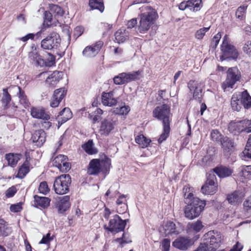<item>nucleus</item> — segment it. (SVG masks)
<instances>
[{
	"label": "nucleus",
	"mask_w": 251,
	"mask_h": 251,
	"mask_svg": "<svg viewBox=\"0 0 251 251\" xmlns=\"http://www.w3.org/2000/svg\"><path fill=\"white\" fill-rule=\"evenodd\" d=\"M50 10L51 12V14L55 18L62 17L64 14V11L61 7L55 4H50L49 5Z\"/></svg>",
	"instance_id": "4c0bfd02"
},
{
	"label": "nucleus",
	"mask_w": 251,
	"mask_h": 251,
	"mask_svg": "<svg viewBox=\"0 0 251 251\" xmlns=\"http://www.w3.org/2000/svg\"><path fill=\"white\" fill-rule=\"evenodd\" d=\"M73 116L72 111H60L58 116V123L63 124Z\"/></svg>",
	"instance_id": "c9c22d12"
},
{
	"label": "nucleus",
	"mask_w": 251,
	"mask_h": 251,
	"mask_svg": "<svg viewBox=\"0 0 251 251\" xmlns=\"http://www.w3.org/2000/svg\"><path fill=\"white\" fill-rule=\"evenodd\" d=\"M213 172L220 177L222 178L229 176L232 173V170L222 166L215 168L213 169Z\"/></svg>",
	"instance_id": "2f4dec72"
},
{
	"label": "nucleus",
	"mask_w": 251,
	"mask_h": 251,
	"mask_svg": "<svg viewBox=\"0 0 251 251\" xmlns=\"http://www.w3.org/2000/svg\"><path fill=\"white\" fill-rule=\"evenodd\" d=\"M186 204L187 205L186 206L184 210L185 216L190 220L199 217L202 212L201 211V208L197 209L189 203Z\"/></svg>",
	"instance_id": "a878e982"
},
{
	"label": "nucleus",
	"mask_w": 251,
	"mask_h": 251,
	"mask_svg": "<svg viewBox=\"0 0 251 251\" xmlns=\"http://www.w3.org/2000/svg\"><path fill=\"white\" fill-rule=\"evenodd\" d=\"M31 116L35 118L48 120L50 119L49 115L45 111H30Z\"/></svg>",
	"instance_id": "c03bdc74"
},
{
	"label": "nucleus",
	"mask_w": 251,
	"mask_h": 251,
	"mask_svg": "<svg viewBox=\"0 0 251 251\" xmlns=\"http://www.w3.org/2000/svg\"><path fill=\"white\" fill-rule=\"evenodd\" d=\"M82 148L89 154H94L97 153V150L94 147V143L92 140L82 145Z\"/></svg>",
	"instance_id": "58836bf2"
},
{
	"label": "nucleus",
	"mask_w": 251,
	"mask_h": 251,
	"mask_svg": "<svg viewBox=\"0 0 251 251\" xmlns=\"http://www.w3.org/2000/svg\"><path fill=\"white\" fill-rule=\"evenodd\" d=\"M67 161V156L59 154L53 159L52 163L53 166L58 168L62 172H67L71 168L70 164Z\"/></svg>",
	"instance_id": "2eb2a0df"
},
{
	"label": "nucleus",
	"mask_w": 251,
	"mask_h": 251,
	"mask_svg": "<svg viewBox=\"0 0 251 251\" xmlns=\"http://www.w3.org/2000/svg\"><path fill=\"white\" fill-rule=\"evenodd\" d=\"M153 116L162 120L163 124L164 132L158 139V143L160 144L167 138L170 133V111H153Z\"/></svg>",
	"instance_id": "f03ea898"
},
{
	"label": "nucleus",
	"mask_w": 251,
	"mask_h": 251,
	"mask_svg": "<svg viewBox=\"0 0 251 251\" xmlns=\"http://www.w3.org/2000/svg\"><path fill=\"white\" fill-rule=\"evenodd\" d=\"M241 121L237 122H231L228 125L229 131L234 135H239L243 132Z\"/></svg>",
	"instance_id": "c756f323"
},
{
	"label": "nucleus",
	"mask_w": 251,
	"mask_h": 251,
	"mask_svg": "<svg viewBox=\"0 0 251 251\" xmlns=\"http://www.w3.org/2000/svg\"><path fill=\"white\" fill-rule=\"evenodd\" d=\"M126 234L125 233H123L122 237L121 238H118L116 239V241L118 242H120L121 244H124V243H129L131 242V240H128L126 238Z\"/></svg>",
	"instance_id": "69168bd1"
},
{
	"label": "nucleus",
	"mask_w": 251,
	"mask_h": 251,
	"mask_svg": "<svg viewBox=\"0 0 251 251\" xmlns=\"http://www.w3.org/2000/svg\"><path fill=\"white\" fill-rule=\"evenodd\" d=\"M163 251H169L170 247V239H164L162 241Z\"/></svg>",
	"instance_id": "13d9d810"
},
{
	"label": "nucleus",
	"mask_w": 251,
	"mask_h": 251,
	"mask_svg": "<svg viewBox=\"0 0 251 251\" xmlns=\"http://www.w3.org/2000/svg\"><path fill=\"white\" fill-rule=\"evenodd\" d=\"M89 4L92 9H98L101 12L104 10V7L101 0H90Z\"/></svg>",
	"instance_id": "37998d69"
},
{
	"label": "nucleus",
	"mask_w": 251,
	"mask_h": 251,
	"mask_svg": "<svg viewBox=\"0 0 251 251\" xmlns=\"http://www.w3.org/2000/svg\"><path fill=\"white\" fill-rule=\"evenodd\" d=\"M205 242L203 244H201L206 251H215L220 246L222 241L221 235L218 233L214 234L211 235L207 239H205Z\"/></svg>",
	"instance_id": "f8f14e48"
},
{
	"label": "nucleus",
	"mask_w": 251,
	"mask_h": 251,
	"mask_svg": "<svg viewBox=\"0 0 251 251\" xmlns=\"http://www.w3.org/2000/svg\"><path fill=\"white\" fill-rule=\"evenodd\" d=\"M221 50L222 55L220 56V59L222 60L228 58L235 59L239 55L236 48L228 43L227 35H225L223 38L222 44L221 45Z\"/></svg>",
	"instance_id": "423d86ee"
},
{
	"label": "nucleus",
	"mask_w": 251,
	"mask_h": 251,
	"mask_svg": "<svg viewBox=\"0 0 251 251\" xmlns=\"http://www.w3.org/2000/svg\"><path fill=\"white\" fill-rule=\"evenodd\" d=\"M102 103L104 105L112 106L118 103V100L114 97V92L110 91L108 93L103 92L101 96Z\"/></svg>",
	"instance_id": "b1692460"
},
{
	"label": "nucleus",
	"mask_w": 251,
	"mask_h": 251,
	"mask_svg": "<svg viewBox=\"0 0 251 251\" xmlns=\"http://www.w3.org/2000/svg\"><path fill=\"white\" fill-rule=\"evenodd\" d=\"M209 28L210 26L208 27H203L198 30L195 34L196 38L198 39H202L206 32L208 31Z\"/></svg>",
	"instance_id": "6e6d98bb"
},
{
	"label": "nucleus",
	"mask_w": 251,
	"mask_h": 251,
	"mask_svg": "<svg viewBox=\"0 0 251 251\" xmlns=\"http://www.w3.org/2000/svg\"><path fill=\"white\" fill-rule=\"evenodd\" d=\"M241 105V100L238 99L236 96L233 95L231 99V106L232 110H240L242 108Z\"/></svg>",
	"instance_id": "49530a36"
},
{
	"label": "nucleus",
	"mask_w": 251,
	"mask_h": 251,
	"mask_svg": "<svg viewBox=\"0 0 251 251\" xmlns=\"http://www.w3.org/2000/svg\"><path fill=\"white\" fill-rule=\"evenodd\" d=\"M103 43L101 41H99L96 43L94 46L86 47L83 50V55L87 57H93L95 56L100 51L102 47Z\"/></svg>",
	"instance_id": "6ab92c4d"
},
{
	"label": "nucleus",
	"mask_w": 251,
	"mask_h": 251,
	"mask_svg": "<svg viewBox=\"0 0 251 251\" xmlns=\"http://www.w3.org/2000/svg\"><path fill=\"white\" fill-rule=\"evenodd\" d=\"M243 153L247 158H251V146L246 145Z\"/></svg>",
	"instance_id": "680f3d73"
},
{
	"label": "nucleus",
	"mask_w": 251,
	"mask_h": 251,
	"mask_svg": "<svg viewBox=\"0 0 251 251\" xmlns=\"http://www.w3.org/2000/svg\"><path fill=\"white\" fill-rule=\"evenodd\" d=\"M21 154L10 153L5 155V159L11 167H15L21 156Z\"/></svg>",
	"instance_id": "473e14b6"
},
{
	"label": "nucleus",
	"mask_w": 251,
	"mask_h": 251,
	"mask_svg": "<svg viewBox=\"0 0 251 251\" xmlns=\"http://www.w3.org/2000/svg\"><path fill=\"white\" fill-rule=\"evenodd\" d=\"M243 50L244 51L249 55H251V41L245 44Z\"/></svg>",
	"instance_id": "e2e57ef3"
},
{
	"label": "nucleus",
	"mask_w": 251,
	"mask_h": 251,
	"mask_svg": "<svg viewBox=\"0 0 251 251\" xmlns=\"http://www.w3.org/2000/svg\"><path fill=\"white\" fill-rule=\"evenodd\" d=\"M183 190L185 203H189L197 209L201 208V211H202L206 205L205 201L201 200L198 197H194L192 188L188 186H185Z\"/></svg>",
	"instance_id": "0eeeda50"
},
{
	"label": "nucleus",
	"mask_w": 251,
	"mask_h": 251,
	"mask_svg": "<svg viewBox=\"0 0 251 251\" xmlns=\"http://www.w3.org/2000/svg\"><path fill=\"white\" fill-rule=\"evenodd\" d=\"M110 167L111 160L106 156L101 160L93 159L89 162L87 173L90 175H97L100 172L107 174Z\"/></svg>",
	"instance_id": "f257e3e1"
},
{
	"label": "nucleus",
	"mask_w": 251,
	"mask_h": 251,
	"mask_svg": "<svg viewBox=\"0 0 251 251\" xmlns=\"http://www.w3.org/2000/svg\"><path fill=\"white\" fill-rule=\"evenodd\" d=\"M39 192L44 195L47 194L50 191L46 181L41 182L38 188Z\"/></svg>",
	"instance_id": "3c124183"
},
{
	"label": "nucleus",
	"mask_w": 251,
	"mask_h": 251,
	"mask_svg": "<svg viewBox=\"0 0 251 251\" xmlns=\"http://www.w3.org/2000/svg\"><path fill=\"white\" fill-rule=\"evenodd\" d=\"M221 144L225 155L228 156L234 150V142L227 137H224L221 140Z\"/></svg>",
	"instance_id": "4be33fe9"
},
{
	"label": "nucleus",
	"mask_w": 251,
	"mask_h": 251,
	"mask_svg": "<svg viewBox=\"0 0 251 251\" xmlns=\"http://www.w3.org/2000/svg\"><path fill=\"white\" fill-rule=\"evenodd\" d=\"M61 38L56 32H51L41 42V46L44 50H54L57 49L60 45Z\"/></svg>",
	"instance_id": "6e6552de"
},
{
	"label": "nucleus",
	"mask_w": 251,
	"mask_h": 251,
	"mask_svg": "<svg viewBox=\"0 0 251 251\" xmlns=\"http://www.w3.org/2000/svg\"><path fill=\"white\" fill-rule=\"evenodd\" d=\"M103 113V111H94L92 112L89 113V118L92 120L93 123H95L100 119V116Z\"/></svg>",
	"instance_id": "09e8293b"
},
{
	"label": "nucleus",
	"mask_w": 251,
	"mask_h": 251,
	"mask_svg": "<svg viewBox=\"0 0 251 251\" xmlns=\"http://www.w3.org/2000/svg\"><path fill=\"white\" fill-rule=\"evenodd\" d=\"M28 59L33 65L37 66H43L46 64L45 61L38 54L34 46L31 47V50L28 53Z\"/></svg>",
	"instance_id": "f3484780"
},
{
	"label": "nucleus",
	"mask_w": 251,
	"mask_h": 251,
	"mask_svg": "<svg viewBox=\"0 0 251 251\" xmlns=\"http://www.w3.org/2000/svg\"><path fill=\"white\" fill-rule=\"evenodd\" d=\"M223 137H222V135L220 132L217 130H212L211 132V138L215 142H221V140Z\"/></svg>",
	"instance_id": "603ef678"
},
{
	"label": "nucleus",
	"mask_w": 251,
	"mask_h": 251,
	"mask_svg": "<svg viewBox=\"0 0 251 251\" xmlns=\"http://www.w3.org/2000/svg\"><path fill=\"white\" fill-rule=\"evenodd\" d=\"M11 100V97L10 95L8 92L7 88H4L3 89V93L2 96L1 98V102L2 103V105L4 106V108L7 109L9 108L8 106V104L10 102Z\"/></svg>",
	"instance_id": "79ce46f5"
},
{
	"label": "nucleus",
	"mask_w": 251,
	"mask_h": 251,
	"mask_svg": "<svg viewBox=\"0 0 251 251\" xmlns=\"http://www.w3.org/2000/svg\"><path fill=\"white\" fill-rule=\"evenodd\" d=\"M126 196L125 195H121L116 201V203L118 205L123 204L124 203H126V201L125 200Z\"/></svg>",
	"instance_id": "338daca9"
},
{
	"label": "nucleus",
	"mask_w": 251,
	"mask_h": 251,
	"mask_svg": "<svg viewBox=\"0 0 251 251\" xmlns=\"http://www.w3.org/2000/svg\"><path fill=\"white\" fill-rule=\"evenodd\" d=\"M29 171L28 163L25 162L19 168L17 176L19 178H23Z\"/></svg>",
	"instance_id": "a18cd8bd"
},
{
	"label": "nucleus",
	"mask_w": 251,
	"mask_h": 251,
	"mask_svg": "<svg viewBox=\"0 0 251 251\" xmlns=\"http://www.w3.org/2000/svg\"><path fill=\"white\" fill-rule=\"evenodd\" d=\"M204 227L202 222L200 220L196 222L189 223L187 225L188 229L190 231H193L195 232H199Z\"/></svg>",
	"instance_id": "ea45409f"
},
{
	"label": "nucleus",
	"mask_w": 251,
	"mask_h": 251,
	"mask_svg": "<svg viewBox=\"0 0 251 251\" xmlns=\"http://www.w3.org/2000/svg\"><path fill=\"white\" fill-rule=\"evenodd\" d=\"M243 132H251V120H244L241 121Z\"/></svg>",
	"instance_id": "8fccbe9b"
},
{
	"label": "nucleus",
	"mask_w": 251,
	"mask_h": 251,
	"mask_svg": "<svg viewBox=\"0 0 251 251\" xmlns=\"http://www.w3.org/2000/svg\"><path fill=\"white\" fill-rule=\"evenodd\" d=\"M242 105L244 106L245 109H249L251 107V97L249 95L243 97L242 100Z\"/></svg>",
	"instance_id": "5fc2aeb1"
},
{
	"label": "nucleus",
	"mask_w": 251,
	"mask_h": 251,
	"mask_svg": "<svg viewBox=\"0 0 251 251\" xmlns=\"http://www.w3.org/2000/svg\"><path fill=\"white\" fill-rule=\"evenodd\" d=\"M34 199V204L36 206H40L43 208H46L50 205V199L48 197L35 195Z\"/></svg>",
	"instance_id": "cd10ccee"
},
{
	"label": "nucleus",
	"mask_w": 251,
	"mask_h": 251,
	"mask_svg": "<svg viewBox=\"0 0 251 251\" xmlns=\"http://www.w3.org/2000/svg\"><path fill=\"white\" fill-rule=\"evenodd\" d=\"M84 28L82 26H77L74 29V35L76 38L79 37L83 33Z\"/></svg>",
	"instance_id": "bf43d9fd"
},
{
	"label": "nucleus",
	"mask_w": 251,
	"mask_h": 251,
	"mask_svg": "<svg viewBox=\"0 0 251 251\" xmlns=\"http://www.w3.org/2000/svg\"><path fill=\"white\" fill-rule=\"evenodd\" d=\"M242 196L241 192L234 191L232 193L227 195L226 200L230 204L236 205L241 202Z\"/></svg>",
	"instance_id": "7c9ffc66"
},
{
	"label": "nucleus",
	"mask_w": 251,
	"mask_h": 251,
	"mask_svg": "<svg viewBox=\"0 0 251 251\" xmlns=\"http://www.w3.org/2000/svg\"><path fill=\"white\" fill-rule=\"evenodd\" d=\"M22 208L21 205L17 203L16 204H12L10 207V210L13 212H18L22 210Z\"/></svg>",
	"instance_id": "0e129e2a"
},
{
	"label": "nucleus",
	"mask_w": 251,
	"mask_h": 251,
	"mask_svg": "<svg viewBox=\"0 0 251 251\" xmlns=\"http://www.w3.org/2000/svg\"><path fill=\"white\" fill-rule=\"evenodd\" d=\"M247 8V6L244 5L239 7L236 12V17L240 20L243 19Z\"/></svg>",
	"instance_id": "de8ad7c7"
},
{
	"label": "nucleus",
	"mask_w": 251,
	"mask_h": 251,
	"mask_svg": "<svg viewBox=\"0 0 251 251\" xmlns=\"http://www.w3.org/2000/svg\"><path fill=\"white\" fill-rule=\"evenodd\" d=\"M121 205V206L117 208V212L120 214L125 213L127 209V205L126 203H124Z\"/></svg>",
	"instance_id": "774afa93"
},
{
	"label": "nucleus",
	"mask_w": 251,
	"mask_h": 251,
	"mask_svg": "<svg viewBox=\"0 0 251 251\" xmlns=\"http://www.w3.org/2000/svg\"><path fill=\"white\" fill-rule=\"evenodd\" d=\"M221 38V34L220 33H218L214 36L211 42V46L212 48H216Z\"/></svg>",
	"instance_id": "4d7b16f0"
},
{
	"label": "nucleus",
	"mask_w": 251,
	"mask_h": 251,
	"mask_svg": "<svg viewBox=\"0 0 251 251\" xmlns=\"http://www.w3.org/2000/svg\"><path fill=\"white\" fill-rule=\"evenodd\" d=\"M116 122L113 120L105 119L101 122L99 129V133L100 135L107 136L114 130Z\"/></svg>",
	"instance_id": "dca6fc26"
},
{
	"label": "nucleus",
	"mask_w": 251,
	"mask_h": 251,
	"mask_svg": "<svg viewBox=\"0 0 251 251\" xmlns=\"http://www.w3.org/2000/svg\"><path fill=\"white\" fill-rule=\"evenodd\" d=\"M11 88L17 92V96L19 97V101L20 103L23 105L25 108H30V110H36L33 107H30V104L28 100L27 99L26 96L25 95L24 91H23L20 87L14 85L12 86Z\"/></svg>",
	"instance_id": "a211bd4d"
},
{
	"label": "nucleus",
	"mask_w": 251,
	"mask_h": 251,
	"mask_svg": "<svg viewBox=\"0 0 251 251\" xmlns=\"http://www.w3.org/2000/svg\"><path fill=\"white\" fill-rule=\"evenodd\" d=\"M135 141L142 148H145L149 146L151 142V139L147 138L143 134H140L135 137Z\"/></svg>",
	"instance_id": "72a5a7b5"
},
{
	"label": "nucleus",
	"mask_w": 251,
	"mask_h": 251,
	"mask_svg": "<svg viewBox=\"0 0 251 251\" xmlns=\"http://www.w3.org/2000/svg\"><path fill=\"white\" fill-rule=\"evenodd\" d=\"M217 189L216 176L214 173H209L205 184L201 188V192L203 194L212 195L217 192Z\"/></svg>",
	"instance_id": "9d476101"
},
{
	"label": "nucleus",
	"mask_w": 251,
	"mask_h": 251,
	"mask_svg": "<svg viewBox=\"0 0 251 251\" xmlns=\"http://www.w3.org/2000/svg\"><path fill=\"white\" fill-rule=\"evenodd\" d=\"M66 92L67 90L64 87L55 90L50 103V106L52 108L57 107L60 101L66 96Z\"/></svg>",
	"instance_id": "aec40b11"
},
{
	"label": "nucleus",
	"mask_w": 251,
	"mask_h": 251,
	"mask_svg": "<svg viewBox=\"0 0 251 251\" xmlns=\"http://www.w3.org/2000/svg\"><path fill=\"white\" fill-rule=\"evenodd\" d=\"M115 37L117 43L120 44L127 39L128 34L125 29H120L115 33Z\"/></svg>",
	"instance_id": "e433bc0d"
},
{
	"label": "nucleus",
	"mask_w": 251,
	"mask_h": 251,
	"mask_svg": "<svg viewBox=\"0 0 251 251\" xmlns=\"http://www.w3.org/2000/svg\"><path fill=\"white\" fill-rule=\"evenodd\" d=\"M126 226L125 221L118 215H115L113 218L110 219L108 226H104V228L112 233H118L124 230Z\"/></svg>",
	"instance_id": "9b49d317"
},
{
	"label": "nucleus",
	"mask_w": 251,
	"mask_h": 251,
	"mask_svg": "<svg viewBox=\"0 0 251 251\" xmlns=\"http://www.w3.org/2000/svg\"><path fill=\"white\" fill-rule=\"evenodd\" d=\"M11 232V229L8 224L2 219H0V235L8 236Z\"/></svg>",
	"instance_id": "f704fd0d"
},
{
	"label": "nucleus",
	"mask_w": 251,
	"mask_h": 251,
	"mask_svg": "<svg viewBox=\"0 0 251 251\" xmlns=\"http://www.w3.org/2000/svg\"><path fill=\"white\" fill-rule=\"evenodd\" d=\"M157 17V14L154 10L141 14L138 26L139 32L141 33L147 32L153 24Z\"/></svg>",
	"instance_id": "20e7f679"
},
{
	"label": "nucleus",
	"mask_w": 251,
	"mask_h": 251,
	"mask_svg": "<svg viewBox=\"0 0 251 251\" xmlns=\"http://www.w3.org/2000/svg\"><path fill=\"white\" fill-rule=\"evenodd\" d=\"M188 9L193 11H198L201 7V0H189L187 1Z\"/></svg>",
	"instance_id": "a19ab883"
},
{
	"label": "nucleus",
	"mask_w": 251,
	"mask_h": 251,
	"mask_svg": "<svg viewBox=\"0 0 251 251\" xmlns=\"http://www.w3.org/2000/svg\"><path fill=\"white\" fill-rule=\"evenodd\" d=\"M139 75V71L132 72L128 73H122L114 77L113 79L114 82L117 85L127 83L137 79Z\"/></svg>",
	"instance_id": "ddd939ff"
},
{
	"label": "nucleus",
	"mask_w": 251,
	"mask_h": 251,
	"mask_svg": "<svg viewBox=\"0 0 251 251\" xmlns=\"http://www.w3.org/2000/svg\"><path fill=\"white\" fill-rule=\"evenodd\" d=\"M172 245L178 249L186 251L192 245V242L188 238L179 237L173 242Z\"/></svg>",
	"instance_id": "412c9836"
},
{
	"label": "nucleus",
	"mask_w": 251,
	"mask_h": 251,
	"mask_svg": "<svg viewBox=\"0 0 251 251\" xmlns=\"http://www.w3.org/2000/svg\"><path fill=\"white\" fill-rule=\"evenodd\" d=\"M159 231L165 236L173 234H177L179 232L176 230V225L173 222H167L159 228Z\"/></svg>",
	"instance_id": "5701e85b"
},
{
	"label": "nucleus",
	"mask_w": 251,
	"mask_h": 251,
	"mask_svg": "<svg viewBox=\"0 0 251 251\" xmlns=\"http://www.w3.org/2000/svg\"><path fill=\"white\" fill-rule=\"evenodd\" d=\"M200 83L195 80H191L188 83V87L190 91L193 93L194 100L192 102L200 106V110H206L207 107L204 103H201L199 100L201 96V87L200 86Z\"/></svg>",
	"instance_id": "1a4fd4ad"
},
{
	"label": "nucleus",
	"mask_w": 251,
	"mask_h": 251,
	"mask_svg": "<svg viewBox=\"0 0 251 251\" xmlns=\"http://www.w3.org/2000/svg\"><path fill=\"white\" fill-rule=\"evenodd\" d=\"M239 170L238 176L240 181L244 182L245 179H251V165L241 166Z\"/></svg>",
	"instance_id": "bb28decb"
},
{
	"label": "nucleus",
	"mask_w": 251,
	"mask_h": 251,
	"mask_svg": "<svg viewBox=\"0 0 251 251\" xmlns=\"http://www.w3.org/2000/svg\"><path fill=\"white\" fill-rule=\"evenodd\" d=\"M39 77H47L46 82L52 87L55 86L59 80L62 78L63 73L62 72L54 71L51 74L47 72H43L39 75Z\"/></svg>",
	"instance_id": "4468645a"
},
{
	"label": "nucleus",
	"mask_w": 251,
	"mask_h": 251,
	"mask_svg": "<svg viewBox=\"0 0 251 251\" xmlns=\"http://www.w3.org/2000/svg\"><path fill=\"white\" fill-rule=\"evenodd\" d=\"M71 205L70 197L64 196L61 198L58 203V211L60 213H63L69 208Z\"/></svg>",
	"instance_id": "c85d7f7f"
},
{
	"label": "nucleus",
	"mask_w": 251,
	"mask_h": 251,
	"mask_svg": "<svg viewBox=\"0 0 251 251\" xmlns=\"http://www.w3.org/2000/svg\"><path fill=\"white\" fill-rule=\"evenodd\" d=\"M241 77L240 72L236 67L229 68L226 72V79L222 85L224 91L233 88L235 84L240 80Z\"/></svg>",
	"instance_id": "39448f33"
},
{
	"label": "nucleus",
	"mask_w": 251,
	"mask_h": 251,
	"mask_svg": "<svg viewBox=\"0 0 251 251\" xmlns=\"http://www.w3.org/2000/svg\"><path fill=\"white\" fill-rule=\"evenodd\" d=\"M17 192V189L14 186H12L8 189L6 192V196L7 198L13 197Z\"/></svg>",
	"instance_id": "052dcab7"
},
{
	"label": "nucleus",
	"mask_w": 251,
	"mask_h": 251,
	"mask_svg": "<svg viewBox=\"0 0 251 251\" xmlns=\"http://www.w3.org/2000/svg\"><path fill=\"white\" fill-rule=\"evenodd\" d=\"M52 16H53L51 14V12L50 11L49 12L46 11L45 12L44 25L45 26L48 27L50 26Z\"/></svg>",
	"instance_id": "864d4df0"
},
{
	"label": "nucleus",
	"mask_w": 251,
	"mask_h": 251,
	"mask_svg": "<svg viewBox=\"0 0 251 251\" xmlns=\"http://www.w3.org/2000/svg\"><path fill=\"white\" fill-rule=\"evenodd\" d=\"M46 133L43 129L35 131L32 136L33 143L36 144L37 147L42 146L46 141Z\"/></svg>",
	"instance_id": "393cba45"
},
{
	"label": "nucleus",
	"mask_w": 251,
	"mask_h": 251,
	"mask_svg": "<svg viewBox=\"0 0 251 251\" xmlns=\"http://www.w3.org/2000/svg\"><path fill=\"white\" fill-rule=\"evenodd\" d=\"M71 177L68 174L62 175L56 178L54 181L53 188L57 194L63 195L69 191Z\"/></svg>",
	"instance_id": "7ed1b4c3"
}]
</instances>
